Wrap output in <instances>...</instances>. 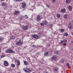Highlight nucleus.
I'll return each mask as SVG.
<instances>
[{
    "instance_id": "41",
    "label": "nucleus",
    "mask_w": 73,
    "mask_h": 73,
    "mask_svg": "<svg viewBox=\"0 0 73 73\" xmlns=\"http://www.w3.org/2000/svg\"><path fill=\"white\" fill-rule=\"evenodd\" d=\"M64 42H65V43H66V42H67V40H64Z\"/></svg>"
},
{
    "instance_id": "24",
    "label": "nucleus",
    "mask_w": 73,
    "mask_h": 73,
    "mask_svg": "<svg viewBox=\"0 0 73 73\" xmlns=\"http://www.w3.org/2000/svg\"><path fill=\"white\" fill-rule=\"evenodd\" d=\"M1 5H2V6H3V7L5 6V3H2Z\"/></svg>"
},
{
    "instance_id": "10",
    "label": "nucleus",
    "mask_w": 73,
    "mask_h": 73,
    "mask_svg": "<svg viewBox=\"0 0 73 73\" xmlns=\"http://www.w3.org/2000/svg\"><path fill=\"white\" fill-rule=\"evenodd\" d=\"M19 13L20 11H15V12L14 13V15H17L18 13Z\"/></svg>"
},
{
    "instance_id": "19",
    "label": "nucleus",
    "mask_w": 73,
    "mask_h": 73,
    "mask_svg": "<svg viewBox=\"0 0 73 73\" xmlns=\"http://www.w3.org/2000/svg\"><path fill=\"white\" fill-rule=\"evenodd\" d=\"M59 54V52L58 51H55L54 52V54Z\"/></svg>"
},
{
    "instance_id": "4",
    "label": "nucleus",
    "mask_w": 73,
    "mask_h": 73,
    "mask_svg": "<svg viewBox=\"0 0 73 73\" xmlns=\"http://www.w3.org/2000/svg\"><path fill=\"white\" fill-rule=\"evenodd\" d=\"M16 45H19L20 44V45H22L23 44L21 42V40H20L18 42H17L15 44Z\"/></svg>"
},
{
    "instance_id": "1",
    "label": "nucleus",
    "mask_w": 73,
    "mask_h": 73,
    "mask_svg": "<svg viewBox=\"0 0 73 73\" xmlns=\"http://www.w3.org/2000/svg\"><path fill=\"white\" fill-rule=\"evenodd\" d=\"M23 70H24L26 73H31V70L28 68H24Z\"/></svg>"
},
{
    "instance_id": "46",
    "label": "nucleus",
    "mask_w": 73,
    "mask_h": 73,
    "mask_svg": "<svg viewBox=\"0 0 73 73\" xmlns=\"http://www.w3.org/2000/svg\"><path fill=\"white\" fill-rule=\"evenodd\" d=\"M1 52V49H0V53Z\"/></svg>"
},
{
    "instance_id": "27",
    "label": "nucleus",
    "mask_w": 73,
    "mask_h": 73,
    "mask_svg": "<svg viewBox=\"0 0 73 73\" xmlns=\"http://www.w3.org/2000/svg\"><path fill=\"white\" fill-rule=\"evenodd\" d=\"M11 66L12 68H15V64H12L11 65Z\"/></svg>"
},
{
    "instance_id": "2",
    "label": "nucleus",
    "mask_w": 73,
    "mask_h": 73,
    "mask_svg": "<svg viewBox=\"0 0 73 73\" xmlns=\"http://www.w3.org/2000/svg\"><path fill=\"white\" fill-rule=\"evenodd\" d=\"M6 53H14L15 51L11 49H8L5 51Z\"/></svg>"
},
{
    "instance_id": "33",
    "label": "nucleus",
    "mask_w": 73,
    "mask_h": 73,
    "mask_svg": "<svg viewBox=\"0 0 73 73\" xmlns=\"http://www.w3.org/2000/svg\"><path fill=\"white\" fill-rule=\"evenodd\" d=\"M31 47H34L35 48H36V46L35 45L33 44H32L31 45Z\"/></svg>"
},
{
    "instance_id": "16",
    "label": "nucleus",
    "mask_w": 73,
    "mask_h": 73,
    "mask_svg": "<svg viewBox=\"0 0 73 73\" xmlns=\"http://www.w3.org/2000/svg\"><path fill=\"white\" fill-rule=\"evenodd\" d=\"M56 16L58 18V19H59L60 18V14L57 13L56 14Z\"/></svg>"
},
{
    "instance_id": "20",
    "label": "nucleus",
    "mask_w": 73,
    "mask_h": 73,
    "mask_svg": "<svg viewBox=\"0 0 73 73\" xmlns=\"http://www.w3.org/2000/svg\"><path fill=\"white\" fill-rule=\"evenodd\" d=\"M0 40L1 41H2L3 40H4V38H3L2 37H0Z\"/></svg>"
},
{
    "instance_id": "12",
    "label": "nucleus",
    "mask_w": 73,
    "mask_h": 73,
    "mask_svg": "<svg viewBox=\"0 0 73 73\" xmlns=\"http://www.w3.org/2000/svg\"><path fill=\"white\" fill-rule=\"evenodd\" d=\"M51 60H54V61H56L57 60V58L54 57H52L51 58Z\"/></svg>"
},
{
    "instance_id": "38",
    "label": "nucleus",
    "mask_w": 73,
    "mask_h": 73,
    "mask_svg": "<svg viewBox=\"0 0 73 73\" xmlns=\"http://www.w3.org/2000/svg\"><path fill=\"white\" fill-rule=\"evenodd\" d=\"M52 3H54L56 1V0H52Z\"/></svg>"
},
{
    "instance_id": "3",
    "label": "nucleus",
    "mask_w": 73,
    "mask_h": 73,
    "mask_svg": "<svg viewBox=\"0 0 73 73\" xmlns=\"http://www.w3.org/2000/svg\"><path fill=\"white\" fill-rule=\"evenodd\" d=\"M22 28L24 31H27L29 28L28 26H22Z\"/></svg>"
},
{
    "instance_id": "30",
    "label": "nucleus",
    "mask_w": 73,
    "mask_h": 73,
    "mask_svg": "<svg viewBox=\"0 0 73 73\" xmlns=\"http://www.w3.org/2000/svg\"><path fill=\"white\" fill-rule=\"evenodd\" d=\"M15 1L17 2V1H19L20 2V1H23V0H15Z\"/></svg>"
},
{
    "instance_id": "31",
    "label": "nucleus",
    "mask_w": 73,
    "mask_h": 73,
    "mask_svg": "<svg viewBox=\"0 0 73 73\" xmlns=\"http://www.w3.org/2000/svg\"><path fill=\"white\" fill-rule=\"evenodd\" d=\"M66 65H67V67H69V66H70V64H69V63H67L66 64Z\"/></svg>"
},
{
    "instance_id": "26",
    "label": "nucleus",
    "mask_w": 73,
    "mask_h": 73,
    "mask_svg": "<svg viewBox=\"0 0 73 73\" xmlns=\"http://www.w3.org/2000/svg\"><path fill=\"white\" fill-rule=\"evenodd\" d=\"M17 63L18 66H20V62H19V61H18L17 62Z\"/></svg>"
},
{
    "instance_id": "23",
    "label": "nucleus",
    "mask_w": 73,
    "mask_h": 73,
    "mask_svg": "<svg viewBox=\"0 0 73 73\" xmlns=\"http://www.w3.org/2000/svg\"><path fill=\"white\" fill-rule=\"evenodd\" d=\"M68 35V33H65L64 35H63V36H67Z\"/></svg>"
},
{
    "instance_id": "50",
    "label": "nucleus",
    "mask_w": 73,
    "mask_h": 73,
    "mask_svg": "<svg viewBox=\"0 0 73 73\" xmlns=\"http://www.w3.org/2000/svg\"><path fill=\"white\" fill-rule=\"evenodd\" d=\"M72 43H73V41L72 42Z\"/></svg>"
},
{
    "instance_id": "39",
    "label": "nucleus",
    "mask_w": 73,
    "mask_h": 73,
    "mask_svg": "<svg viewBox=\"0 0 73 73\" xmlns=\"http://www.w3.org/2000/svg\"><path fill=\"white\" fill-rule=\"evenodd\" d=\"M65 62V60L63 59L62 60V63H63V62Z\"/></svg>"
},
{
    "instance_id": "28",
    "label": "nucleus",
    "mask_w": 73,
    "mask_h": 73,
    "mask_svg": "<svg viewBox=\"0 0 73 73\" xmlns=\"http://www.w3.org/2000/svg\"><path fill=\"white\" fill-rule=\"evenodd\" d=\"M25 19H28V16H27V15H26L25 16Z\"/></svg>"
},
{
    "instance_id": "35",
    "label": "nucleus",
    "mask_w": 73,
    "mask_h": 73,
    "mask_svg": "<svg viewBox=\"0 0 73 73\" xmlns=\"http://www.w3.org/2000/svg\"><path fill=\"white\" fill-rule=\"evenodd\" d=\"M5 57V55H3L1 56V58H3Z\"/></svg>"
},
{
    "instance_id": "47",
    "label": "nucleus",
    "mask_w": 73,
    "mask_h": 73,
    "mask_svg": "<svg viewBox=\"0 0 73 73\" xmlns=\"http://www.w3.org/2000/svg\"><path fill=\"white\" fill-rule=\"evenodd\" d=\"M45 73H48V72H45Z\"/></svg>"
},
{
    "instance_id": "8",
    "label": "nucleus",
    "mask_w": 73,
    "mask_h": 73,
    "mask_svg": "<svg viewBox=\"0 0 73 73\" xmlns=\"http://www.w3.org/2000/svg\"><path fill=\"white\" fill-rule=\"evenodd\" d=\"M26 6V4L25 3H22L21 7L23 8H25V6Z\"/></svg>"
},
{
    "instance_id": "5",
    "label": "nucleus",
    "mask_w": 73,
    "mask_h": 73,
    "mask_svg": "<svg viewBox=\"0 0 73 73\" xmlns=\"http://www.w3.org/2000/svg\"><path fill=\"white\" fill-rule=\"evenodd\" d=\"M33 37L35 38H36L37 39L40 38V36L37 35H33Z\"/></svg>"
},
{
    "instance_id": "14",
    "label": "nucleus",
    "mask_w": 73,
    "mask_h": 73,
    "mask_svg": "<svg viewBox=\"0 0 73 73\" xmlns=\"http://www.w3.org/2000/svg\"><path fill=\"white\" fill-rule=\"evenodd\" d=\"M71 1V0H66V4H69V3H70Z\"/></svg>"
},
{
    "instance_id": "9",
    "label": "nucleus",
    "mask_w": 73,
    "mask_h": 73,
    "mask_svg": "<svg viewBox=\"0 0 73 73\" xmlns=\"http://www.w3.org/2000/svg\"><path fill=\"white\" fill-rule=\"evenodd\" d=\"M65 11H66V9H62L60 10V12H62V13H65Z\"/></svg>"
},
{
    "instance_id": "42",
    "label": "nucleus",
    "mask_w": 73,
    "mask_h": 73,
    "mask_svg": "<svg viewBox=\"0 0 73 73\" xmlns=\"http://www.w3.org/2000/svg\"><path fill=\"white\" fill-rule=\"evenodd\" d=\"M7 8H8V7H7V6L5 7V9H7Z\"/></svg>"
},
{
    "instance_id": "7",
    "label": "nucleus",
    "mask_w": 73,
    "mask_h": 73,
    "mask_svg": "<svg viewBox=\"0 0 73 73\" xmlns=\"http://www.w3.org/2000/svg\"><path fill=\"white\" fill-rule=\"evenodd\" d=\"M41 20V18L40 15H38L37 17L36 21H40Z\"/></svg>"
},
{
    "instance_id": "49",
    "label": "nucleus",
    "mask_w": 73,
    "mask_h": 73,
    "mask_svg": "<svg viewBox=\"0 0 73 73\" xmlns=\"http://www.w3.org/2000/svg\"><path fill=\"white\" fill-rule=\"evenodd\" d=\"M46 1H47V0H46Z\"/></svg>"
},
{
    "instance_id": "34",
    "label": "nucleus",
    "mask_w": 73,
    "mask_h": 73,
    "mask_svg": "<svg viewBox=\"0 0 73 73\" xmlns=\"http://www.w3.org/2000/svg\"><path fill=\"white\" fill-rule=\"evenodd\" d=\"M40 25H41V26H44V23H41Z\"/></svg>"
},
{
    "instance_id": "13",
    "label": "nucleus",
    "mask_w": 73,
    "mask_h": 73,
    "mask_svg": "<svg viewBox=\"0 0 73 73\" xmlns=\"http://www.w3.org/2000/svg\"><path fill=\"white\" fill-rule=\"evenodd\" d=\"M24 63L25 65H29V63L27 61H25Z\"/></svg>"
},
{
    "instance_id": "17",
    "label": "nucleus",
    "mask_w": 73,
    "mask_h": 73,
    "mask_svg": "<svg viewBox=\"0 0 73 73\" xmlns=\"http://www.w3.org/2000/svg\"><path fill=\"white\" fill-rule=\"evenodd\" d=\"M11 39H12V40H14L15 38V36H12L10 37Z\"/></svg>"
},
{
    "instance_id": "44",
    "label": "nucleus",
    "mask_w": 73,
    "mask_h": 73,
    "mask_svg": "<svg viewBox=\"0 0 73 73\" xmlns=\"http://www.w3.org/2000/svg\"><path fill=\"white\" fill-rule=\"evenodd\" d=\"M41 64H44V62H41Z\"/></svg>"
},
{
    "instance_id": "6",
    "label": "nucleus",
    "mask_w": 73,
    "mask_h": 73,
    "mask_svg": "<svg viewBox=\"0 0 73 73\" xmlns=\"http://www.w3.org/2000/svg\"><path fill=\"white\" fill-rule=\"evenodd\" d=\"M4 65L5 66H8V65H9V63H8L7 61H5L4 62Z\"/></svg>"
},
{
    "instance_id": "40",
    "label": "nucleus",
    "mask_w": 73,
    "mask_h": 73,
    "mask_svg": "<svg viewBox=\"0 0 73 73\" xmlns=\"http://www.w3.org/2000/svg\"><path fill=\"white\" fill-rule=\"evenodd\" d=\"M46 6L47 7H48V8H50V7L48 5H46Z\"/></svg>"
},
{
    "instance_id": "25",
    "label": "nucleus",
    "mask_w": 73,
    "mask_h": 73,
    "mask_svg": "<svg viewBox=\"0 0 73 73\" xmlns=\"http://www.w3.org/2000/svg\"><path fill=\"white\" fill-rule=\"evenodd\" d=\"M68 28L69 29H71V28H72V26H71V25H68Z\"/></svg>"
},
{
    "instance_id": "43",
    "label": "nucleus",
    "mask_w": 73,
    "mask_h": 73,
    "mask_svg": "<svg viewBox=\"0 0 73 73\" xmlns=\"http://www.w3.org/2000/svg\"><path fill=\"white\" fill-rule=\"evenodd\" d=\"M39 54H40V53H36V55H38H38H39Z\"/></svg>"
},
{
    "instance_id": "18",
    "label": "nucleus",
    "mask_w": 73,
    "mask_h": 73,
    "mask_svg": "<svg viewBox=\"0 0 73 73\" xmlns=\"http://www.w3.org/2000/svg\"><path fill=\"white\" fill-rule=\"evenodd\" d=\"M54 69L55 71H57L58 70V68L57 67H54Z\"/></svg>"
},
{
    "instance_id": "36",
    "label": "nucleus",
    "mask_w": 73,
    "mask_h": 73,
    "mask_svg": "<svg viewBox=\"0 0 73 73\" xmlns=\"http://www.w3.org/2000/svg\"><path fill=\"white\" fill-rule=\"evenodd\" d=\"M61 42H60V44H62V43H63V42H64V40H61Z\"/></svg>"
},
{
    "instance_id": "37",
    "label": "nucleus",
    "mask_w": 73,
    "mask_h": 73,
    "mask_svg": "<svg viewBox=\"0 0 73 73\" xmlns=\"http://www.w3.org/2000/svg\"><path fill=\"white\" fill-rule=\"evenodd\" d=\"M63 45H64V46H65L66 45V43H63Z\"/></svg>"
},
{
    "instance_id": "45",
    "label": "nucleus",
    "mask_w": 73,
    "mask_h": 73,
    "mask_svg": "<svg viewBox=\"0 0 73 73\" xmlns=\"http://www.w3.org/2000/svg\"><path fill=\"white\" fill-rule=\"evenodd\" d=\"M1 1H4L5 0H1Z\"/></svg>"
},
{
    "instance_id": "32",
    "label": "nucleus",
    "mask_w": 73,
    "mask_h": 73,
    "mask_svg": "<svg viewBox=\"0 0 73 73\" xmlns=\"http://www.w3.org/2000/svg\"><path fill=\"white\" fill-rule=\"evenodd\" d=\"M43 23H44V24H45V25H46V24H48V22L47 21L44 22Z\"/></svg>"
},
{
    "instance_id": "11",
    "label": "nucleus",
    "mask_w": 73,
    "mask_h": 73,
    "mask_svg": "<svg viewBox=\"0 0 73 73\" xmlns=\"http://www.w3.org/2000/svg\"><path fill=\"white\" fill-rule=\"evenodd\" d=\"M68 9H69L70 11H71L72 10V7L71 6H68Z\"/></svg>"
},
{
    "instance_id": "21",
    "label": "nucleus",
    "mask_w": 73,
    "mask_h": 73,
    "mask_svg": "<svg viewBox=\"0 0 73 73\" xmlns=\"http://www.w3.org/2000/svg\"><path fill=\"white\" fill-rule=\"evenodd\" d=\"M48 54V52L47 51H46L44 53V55L45 56H46Z\"/></svg>"
},
{
    "instance_id": "15",
    "label": "nucleus",
    "mask_w": 73,
    "mask_h": 73,
    "mask_svg": "<svg viewBox=\"0 0 73 73\" xmlns=\"http://www.w3.org/2000/svg\"><path fill=\"white\" fill-rule=\"evenodd\" d=\"M67 16H68V15H67V14H65L64 16V17L65 19H68Z\"/></svg>"
},
{
    "instance_id": "22",
    "label": "nucleus",
    "mask_w": 73,
    "mask_h": 73,
    "mask_svg": "<svg viewBox=\"0 0 73 73\" xmlns=\"http://www.w3.org/2000/svg\"><path fill=\"white\" fill-rule=\"evenodd\" d=\"M60 32H63L64 31V29H61L60 30Z\"/></svg>"
},
{
    "instance_id": "48",
    "label": "nucleus",
    "mask_w": 73,
    "mask_h": 73,
    "mask_svg": "<svg viewBox=\"0 0 73 73\" xmlns=\"http://www.w3.org/2000/svg\"><path fill=\"white\" fill-rule=\"evenodd\" d=\"M52 25L51 24V25Z\"/></svg>"
},
{
    "instance_id": "29",
    "label": "nucleus",
    "mask_w": 73,
    "mask_h": 73,
    "mask_svg": "<svg viewBox=\"0 0 73 73\" xmlns=\"http://www.w3.org/2000/svg\"><path fill=\"white\" fill-rule=\"evenodd\" d=\"M23 18H24V16H21V17H20V20H21V19H23Z\"/></svg>"
}]
</instances>
